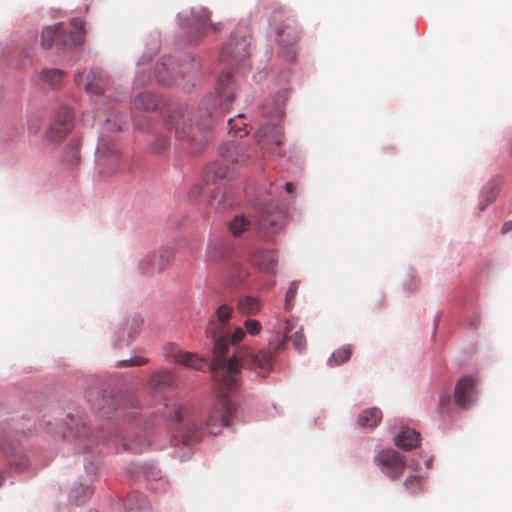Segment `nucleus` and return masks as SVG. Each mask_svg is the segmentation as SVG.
<instances>
[{
    "instance_id": "nucleus-1",
    "label": "nucleus",
    "mask_w": 512,
    "mask_h": 512,
    "mask_svg": "<svg viewBox=\"0 0 512 512\" xmlns=\"http://www.w3.org/2000/svg\"><path fill=\"white\" fill-rule=\"evenodd\" d=\"M244 364L236 355L230 357L222 369L214 371L217 374V382L220 389V397L208 411L204 423L198 426L191 417L184 416L178 408H174L170 414L177 421V437H181L183 444L191 440L197 441L206 430L211 435H217L223 427L229 426L236 412L235 404L227 397L228 393L237 387L241 368Z\"/></svg>"
},
{
    "instance_id": "nucleus-2",
    "label": "nucleus",
    "mask_w": 512,
    "mask_h": 512,
    "mask_svg": "<svg viewBox=\"0 0 512 512\" xmlns=\"http://www.w3.org/2000/svg\"><path fill=\"white\" fill-rule=\"evenodd\" d=\"M297 324L295 319H287L282 338H280L279 334H276L269 340L268 348L261 349L257 353H250L246 358L240 359V362L244 364V367L254 369L258 375L266 377L272 370L275 354L284 349L287 339L290 338L292 340L296 350L302 351L305 348L306 340L302 333V328L297 330L293 336L289 335L297 327Z\"/></svg>"
},
{
    "instance_id": "nucleus-3",
    "label": "nucleus",
    "mask_w": 512,
    "mask_h": 512,
    "mask_svg": "<svg viewBox=\"0 0 512 512\" xmlns=\"http://www.w3.org/2000/svg\"><path fill=\"white\" fill-rule=\"evenodd\" d=\"M232 311L231 306L227 304L220 305L215 312L214 318L211 319L209 327L206 329L207 335L211 337L213 341V359L210 364L213 371L222 369L228 362V360L225 359L228 349L227 333L225 329L231 319Z\"/></svg>"
},
{
    "instance_id": "nucleus-4",
    "label": "nucleus",
    "mask_w": 512,
    "mask_h": 512,
    "mask_svg": "<svg viewBox=\"0 0 512 512\" xmlns=\"http://www.w3.org/2000/svg\"><path fill=\"white\" fill-rule=\"evenodd\" d=\"M273 26L279 46L278 54L286 61H294L297 55V42L301 35L296 20L282 11H277L273 15Z\"/></svg>"
},
{
    "instance_id": "nucleus-5",
    "label": "nucleus",
    "mask_w": 512,
    "mask_h": 512,
    "mask_svg": "<svg viewBox=\"0 0 512 512\" xmlns=\"http://www.w3.org/2000/svg\"><path fill=\"white\" fill-rule=\"evenodd\" d=\"M83 31L81 27L74 31H66L61 23L53 26H47L41 34V45L43 48H50L54 43L62 48H70L81 44Z\"/></svg>"
},
{
    "instance_id": "nucleus-6",
    "label": "nucleus",
    "mask_w": 512,
    "mask_h": 512,
    "mask_svg": "<svg viewBox=\"0 0 512 512\" xmlns=\"http://www.w3.org/2000/svg\"><path fill=\"white\" fill-rule=\"evenodd\" d=\"M97 152L101 174H117L126 167V163L121 159L118 149L114 144H108L102 140L98 145Z\"/></svg>"
},
{
    "instance_id": "nucleus-7",
    "label": "nucleus",
    "mask_w": 512,
    "mask_h": 512,
    "mask_svg": "<svg viewBox=\"0 0 512 512\" xmlns=\"http://www.w3.org/2000/svg\"><path fill=\"white\" fill-rule=\"evenodd\" d=\"M250 36L236 32L231 35L229 41L222 46L220 61L226 62L230 59L235 61L242 60L250 55Z\"/></svg>"
},
{
    "instance_id": "nucleus-8",
    "label": "nucleus",
    "mask_w": 512,
    "mask_h": 512,
    "mask_svg": "<svg viewBox=\"0 0 512 512\" xmlns=\"http://www.w3.org/2000/svg\"><path fill=\"white\" fill-rule=\"evenodd\" d=\"M375 462L391 479L399 478L405 469V460L397 451L391 449L381 451L375 457Z\"/></svg>"
},
{
    "instance_id": "nucleus-9",
    "label": "nucleus",
    "mask_w": 512,
    "mask_h": 512,
    "mask_svg": "<svg viewBox=\"0 0 512 512\" xmlns=\"http://www.w3.org/2000/svg\"><path fill=\"white\" fill-rule=\"evenodd\" d=\"M73 120L72 110L67 107L61 108L48 132L49 139L54 142L62 141L72 130Z\"/></svg>"
},
{
    "instance_id": "nucleus-10",
    "label": "nucleus",
    "mask_w": 512,
    "mask_h": 512,
    "mask_svg": "<svg viewBox=\"0 0 512 512\" xmlns=\"http://www.w3.org/2000/svg\"><path fill=\"white\" fill-rule=\"evenodd\" d=\"M257 143L262 149L276 153L277 147L283 144V130L280 126L267 125L261 127L256 133Z\"/></svg>"
},
{
    "instance_id": "nucleus-11",
    "label": "nucleus",
    "mask_w": 512,
    "mask_h": 512,
    "mask_svg": "<svg viewBox=\"0 0 512 512\" xmlns=\"http://www.w3.org/2000/svg\"><path fill=\"white\" fill-rule=\"evenodd\" d=\"M75 83L88 94L99 96L104 93L106 80L99 71L91 69L87 73L76 74Z\"/></svg>"
},
{
    "instance_id": "nucleus-12",
    "label": "nucleus",
    "mask_w": 512,
    "mask_h": 512,
    "mask_svg": "<svg viewBox=\"0 0 512 512\" xmlns=\"http://www.w3.org/2000/svg\"><path fill=\"white\" fill-rule=\"evenodd\" d=\"M174 257V252L170 248H161L158 253L145 258L142 266L145 272L155 273L166 269Z\"/></svg>"
},
{
    "instance_id": "nucleus-13",
    "label": "nucleus",
    "mask_w": 512,
    "mask_h": 512,
    "mask_svg": "<svg viewBox=\"0 0 512 512\" xmlns=\"http://www.w3.org/2000/svg\"><path fill=\"white\" fill-rule=\"evenodd\" d=\"M169 357L171 360L175 361L176 363L181 364L187 368L194 369V370H203L204 367L210 366V364H211V362L209 364H207V362L204 358H200L194 353L177 350L175 348H173L170 351ZM209 368H211V367H209ZM210 370L215 374V377L217 378V374L212 369H210Z\"/></svg>"
},
{
    "instance_id": "nucleus-14",
    "label": "nucleus",
    "mask_w": 512,
    "mask_h": 512,
    "mask_svg": "<svg viewBox=\"0 0 512 512\" xmlns=\"http://www.w3.org/2000/svg\"><path fill=\"white\" fill-rule=\"evenodd\" d=\"M474 389L475 381L472 378H461L456 384L454 390L455 403L462 408L468 407L471 404Z\"/></svg>"
},
{
    "instance_id": "nucleus-15",
    "label": "nucleus",
    "mask_w": 512,
    "mask_h": 512,
    "mask_svg": "<svg viewBox=\"0 0 512 512\" xmlns=\"http://www.w3.org/2000/svg\"><path fill=\"white\" fill-rule=\"evenodd\" d=\"M285 219V214L282 210H280L275 205H269L262 214V217L259 221V228L262 230H266L269 232V229L272 231L283 225Z\"/></svg>"
},
{
    "instance_id": "nucleus-16",
    "label": "nucleus",
    "mask_w": 512,
    "mask_h": 512,
    "mask_svg": "<svg viewBox=\"0 0 512 512\" xmlns=\"http://www.w3.org/2000/svg\"><path fill=\"white\" fill-rule=\"evenodd\" d=\"M232 79V70L230 68H226L223 70L221 75L217 80L216 91L219 98L225 103H222L223 109L227 110L229 104H231L234 100V93L229 89V85Z\"/></svg>"
},
{
    "instance_id": "nucleus-17",
    "label": "nucleus",
    "mask_w": 512,
    "mask_h": 512,
    "mask_svg": "<svg viewBox=\"0 0 512 512\" xmlns=\"http://www.w3.org/2000/svg\"><path fill=\"white\" fill-rule=\"evenodd\" d=\"M419 441V433L409 428L403 429L395 438V444L404 450H411L417 447Z\"/></svg>"
},
{
    "instance_id": "nucleus-18",
    "label": "nucleus",
    "mask_w": 512,
    "mask_h": 512,
    "mask_svg": "<svg viewBox=\"0 0 512 512\" xmlns=\"http://www.w3.org/2000/svg\"><path fill=\"white\" fill-rule=\"evenodd\" d=\"M255 264L266 273H273L277 264V258L272 251L258 252L254 256Z\"/></svg>"
},
{
    "instance_id": "nucleus-19",
    "label": "nucleus",
    "mask_w": 512,
    "mask_h": 512,
    "mask_svg": "<svg viewBox=\"0 0 512 512\" xmlns=\"http://www.w3.org/2000/svg\"><path fill=\"white\" fill-rule=\"evenodd\" d=\"M237 308L243 315H256L260 312L262 304L259 299L253 296H245L238 301Z\"/></svg>"
},
{
    "instance_id": "nucleus-20",
    "label": "nucleus",
    "mask_w": 512,
    "mask_h": 512,
    "mask_svg": "<svg viewBox=\"0 0 512 512\" xmlns=\"http://www.w3.org/2000/svg\"><path fill=\"white\" fill-rule=\"evenodd\" d=\"M382 419V412L380 409L373 407L364 410L358 417V424L362 427L374 428Z\"/></svg>"
},
{
    "instance_id": "nucleus-21",
    "label": "nucleus",
    "mask_w": 512,
    "mask_h": 512,
    "mask_svg": "<svg viewBox=\"0 0 512 512\" xmlns=\"http://www.w3.org/2000/svg\"><path fill=\"white\" fill-rule=\"evenodd\" d=\"M67 417L69 418L70 422L67 424V428L61 431L62 437L64 439L71 440L81 438L82 436H86V426L84 424H80L72 416Z\"/></svg>"
},
{
    "instance_id": "nucleus-22",
    "label": "nucleus",
    "mask_w": 512,
    "mask_h": 512,
    "mask_svg": "<svg viewBox=\"0 0 512 512\" xmlns=\"http://www.w3.org/2000/svg\"><path fill=\"white\" fill-rule=\"evenodd\" d=\"M134 105L137 109L150 111L158 107V100L154 95L143 92L136 96Z\"/></svg>"
},
{
    "instance_id": "nucleus-23",
    "label": "nucleus",
    "mask_w": 512,
    "mask_h": 512,
    "mask_svg": "<svg viewBox=\"0 0 512 512\" xmlns=\"http://www.w3.org/2000/svg\"><path fill=\"white\" fill-rule=\"evenodd\" d=\"M175 381L174 374L166 370L157 371L150 379L153 387H171L174 385Z\"/></svg>"
},
{
    "instance_id": "nucleus-24",
    "label": "nucleus",
    "mask_w": 512,
    "mask_h": 512,
    "mask_svg": "<svg viewBox=\"0 0 512 512\" xmlns=\"http://www.w3.org/2000/svg\"><path fill=\"white\" fill-rule=\"evenodd\" d=\"M352 354V348L350 345H346L336 350L328 360V365L335 367L349 360Z\"/></svg>"
},
{
    "instance_id": "nucleus-25",
    "label": "nucleus",
    "mask_w": 512,
    "mask_h": 512,
    "mask_svg": "<svg viewBox=\"0 0 512 512\" xmlns=\"http://www.w3.org/2000/svg\"><path fill=\"white\" fill-rule=\"evenodd\" d=\"M243 118H244V115L243 114H239L236 118L234 119H229L228 120V126L230 127L229 129V133H233L235 137H243L245 135H247V131H246V124L245 122L243 121Z\"/></svg>"
},
{
    "instance_id": "nucleus-26",
    "label": "nucleus",
    "mask_w": 512,
    "mask_h": 512,
    "mask_svg": "<svg viewBox=\"0 0 512 512\" xmlns=\"http://www.w3.org/2000/svg\"><path fill=\"white\" fill-rule=\"evenodd\" d=\"M9 436V431L5 426H0V452H2L5 456L8 457V454H16L17 453V443L15 441L8 442L3 444L2 442L6 441Z\"/></svg>"
},
{
    "instance_id": "nucleus-27",
    "label": "nucleus",
    "mask_w": 512,
    "mask_h": 512,
    "mask_svg": "<svg viewBox=\"0 0 512 512\" xmlns=\"http://www.w3.org/2000/svg\"><path fill=\"white\" fill-rule=\"evenodd\" d=\"M63 73L57 69H46L41 74V79L51 87H56L61 83Z\"/></svg>"
},
{
    "instance_id": "nucleus-28",
    "label": "nucleus",
    "mask_w": 512,
    "mask_h": 512,
    "mask_svg": "<svg viewBox=\"0 0 512 512\" xmlns=\"http://www.w3.org/2000/svg\"><path fill=\"white\" fill-rule=\"evenodd\" d=\"M224 157L226 158L227 161L235 163H244L246 160L244 149L234 144L230 146V148L224 154Z\"/></svg>"
},
{
    "instance_id": "nucleus-29",
    "label": "nucleus",
    "mask_w": 512,
    "mask_h": 512,
    "mask_svg": "<svg viewBox=\"0 0 512 512\" xmlns=\"http://www.w3.org/2000/svg\"><path fill=\"white\" fill-rule=\"evenodd\" d=\"M91 490L89 487H83L82 485L74 488L71 491L70 498L77 504H83L87 501V499L91 495Z\"/></svg>"
},
{
    "instance_id": "nucleus-30",
    "label": "nucleus",
    "mask_w": 512,
    "mask_h": 512,
    "mask_svg": "<svg viewBox=\"0 0 512 512\" xmlns=\"http://www.w3.org/2000/svg\"><path fill=\"white\" fill-rule=\"evenodd\" d=\"M143 325V319L140 317H133L126 323L127 337L132 340L140 331Z\"/></svg>"
},
{
    "instance_id": "nucleus-31",
    "label": "nucleus",
    "mask_w": 512,
    "mask_h": 512,
    "mask_svg": "<svg viewBox=\"0 0 512 512\" xmlns=\"http://www.w3.org/2000/svg\"><path fill=\"white\" fill-rule=\"evenodd\" d=\"M249 222L243 216H236L230 223V231L234 236H238L242 231L247 229Z\"/></svg>"
},
{
    "instance_id": "nucleus-32",
    "label": "nucleus",
    "mask_w": 512,
    "mask_h": 512,
    "mask_svg": "<svg viewBox=\"0 0 512 512\" xmlns=\"http://www.w3.org/2000/svg\"><path fill=\"white\" fill-rule=\"evenodd\" d=\"M498 195V185L493 184L489 187V191L483 193V199L480 201V210H484L486 206L492 203Z\"/></svg>"
},
{
    "instance_id": "nucleus-33",
    "label": "nucleus",
    "mask_w": 512,
    "mask_h": 512,
    "mask_svg": "<svg viewBox=\"0 0 512 512\" xmlns=\"http://www.w3.org/2000/svg\"><path fill=\"white\" fill-rule=\"evenodd\" d=\"M404 486L411 490V492L416 493L422 490V478L419 476H410L404 482Z\"/></svg>"
},
{
    "instance_id": "nucleus-34",
    "label": "nucleus",
    "mask_w": 512,
    "mask_h": 512,
    "mask_svg": "<svg viewBox=\"0 0 512 512\" xmlns=\"http://www.w3.org/2000/svg\"><path fill=\"white\" fill-rule=\"evenodd\" d=\"M149 445V443L147 442L146 439H142V440H137V441H132L130 443H127V442H124L123 443V448L125 450H131L135 453H140L143 451V449L145 447H147Z\"/></svg>"
},
{
    "instance_id": "nucleus-35",
    "label": "nucleus",
    "mask_w": 512,
    "mask_h": 512,
    "mask_svg": "<svg viewBox=\"0 0 512 512\" xmlns=\"http://www.w3.org/2000/svg\"><path fill=\"white\" fill-rule=\"evenodd\" d=\"M245 331L250 335H257L261 331V323L255 319H247L244 323Z\"/></svg>"
},
{
    "instance_id": "nucleus-36",
    "label": "nucleus",
    "mask_w": 512,
    "mask_h": 512,
    "mask_svg": "<svg viewBox=\"0 0 512 512\" xmlns=\"http://www.w3.org/2000/svg\"><path fill=\"white\" fill-rule=\"evenodd\" d=\"M297 287L295 284H291L285 295V309L290 310L292 307V301L296 295Z\"/></svg>"
},
{
    "instance_id": "nucleus-37",
    "label": "nucleus",
    "mask_w": 512,
    "mask_h": 512,
    "mask_svg": "<svg viewBox=\"0 0 512 512\" xmlns=\"http://www.w3.org/2000/svg\"><path fill=\"white\" fill-rule=\"evenodd\" d=\"M246 335V331L241 328V327H237L234 332L232 333V335L230 336L229 340L227 339L228 342H230L231 344L235 345V344H238L239 342H241L243 340V338L245 337Z\"/></svg>"
},
{
    "instance_id": "nucleus-38",
    "label": "nucleus",
    "mask_w": 512,
    "mask_h": 512,
    "mask_svg": "<svg viewBox=\"0 0 512 512\" xmlns=\"http://www.w3.org/2000/svg\"><path fill=\"white\" fill-rule=\"evenodd\" d=\"M193 15L201 25H206L210 21V12L204 8L197 10Z\"/></svg>"
},
{
    "instance_id": "nucleus-39",
    "label": "nucleus",
    "mask_w": 512,
    "mask_h": 512,
    "mask_svg": "<svg viewBox=\"0 0 512 512\" xmlns=\"http://www.w3.org/2000/svg\"><path fill=\"white\" fill-rule=\"evenodd\" d=\"M450 405V396L447 393H442L439 397V411L445 412L446 407Z\"/></svg>"
},
{
    "instance_id": "nucleus-40",
    "label": "nucleus",
    "mask_w": 512,
    "mask_h": 512,
    "mask_svg": "<svg viewBox=\"0 0 512 512\" xmlns=\"http://www.w3.org/2000/svg\"><path fill=\"white\" fill-rule=\"evenodd\" d=\"M147 362H148V360L143 357H134V358H131V359L123 362V364L126 366H141V365L146 364Z\"/></svg>"
},
{
    "instance_id": "nucleus-41",
    "label": "nucleus",
    "mask_w": 512,
    "mask_h": 512,
    "mask_svg": "<svg viewBox=\"0 0 512 512\" xmlns=\"http://www.w3.org/2000/svg\"><path fill=\"white\" fill-rule=\"evenodd\" d=\"M137 403L138 401L134 397L130 396L128 399L123 401L121 405L123 406V408H126L127 406L136 408Z\"/></svg>"
},
{
    "instance_id": "nucleus-42",
    "label": "nucleus",
    "mask_w": 512,
    "mask_h": 512,
    "mask_svg": "<svg viewBox=\"0 0 512 512\" xmlns=\"http://www.w3.org/2000/svg\"><path fill=\"white\" fill-rule=\"evenodd\" d=\"M7 461L11 464V465H14L15 467L19 468V469H23L25 468L26 464H27V461L25 458H21V460L19 462L17 461H14L10 458H7Z\"/></svg>"
},
{
    "instance_id": "nucleus-43",
    "label": "nucleus",
    "mask_w": 512,
    "mask_h": 512,
    "mask_svg": "<svg viewBox=\"0 0 512 512\" xmlns=\"http://www.w3.org/2000/svg\"><path fill=\"white\" fill-rule=\"evenodd\" d=\"M247 276V273L245 272H239L237 275L232 276V281L234 283H240L245 280V277Z\"/></svg>"
},
{
    "instance_id": "nucleus-44",
    "label": "nucleus",
    "mask_w": 512,
    "mask_h": 512,
    "mask_svg": "<svg viewBox=\"0 0 512 512\" xmlns=\"http://www.w3.org/2000/svg\"><path fill=\"white\" fill-rule=\"evenodd\" d=\"M159 142H160L159 146L155 147V150L158 152L164 150L168 146V143H169L167 138H162Z\"/></svg>"
},
{
    "instance_id": "nucleus-45",
    "label": "nucleus",
    "mask_w": 512,
    "mask_h": 512,
    "mask_svg": "<svg viewBox=\"0 0 512 512\" xmlns=\"http://www.w3.org/2000/svg\"><path fill=\"white\" fill-rule=\"evenodd\" d=\"M510 231H512V221H507L503 224V226L501 228V233L506 234Z\"/></svg>"
},
{
    "instance_id": "nucleus-46",
    "label": "nucleus",
    "mask_w": 512,
    "mask_h": 512,
    "mask_svg": "<svg viewBox=\"0 0 512 512\" xmlns=\"http://www.w3.org/2000/svg\"><path fill=\"white\" fill-rule=\"evenodd\" d=\"M285 190H286V192L291 193L293 191V184L290 182H287L285 184Z\"/></svg>"
},
{
    "instance_id": "nucleus-47",
    "label": "nucleus",
    "mask_w": 512,
    "mask_h": 512,
    "mask_svg": "<svg viewBox=\"0 0 512 512\" xmlns=\"http://www.w3.org/2000/svg\"><path fill=\"white\" fill-rule=\"evenodd\" d=\"M97 407H98V409H100V410H104V411H106V410L108 411V410H109V408H110V407H106V405H105V404H101V403H98V404H97Z\"/></svg>"
},
{
    "instance_id": "nucleus-48",
    "label": "nucleus",
    "mask_w": 512,
    "mask_h": 512,
    "mask_svg": "<svg viewBox=\"0 0 512 512\" xmlns=\"http://www.w3.org/2000/svg\"><path fill=\"white\" fill-rule=\"evenodd\" d=\"M185 135H186L185 133L180 132L178 127L176 128V136L177 137L183 138V137H185Z\"/></svg>"
},
{
    "instance_id": "nucleus-49",
    "label": "nucleus",
    "mask_w": 512,
    "mask_h": 512,
    "mask_svg": "<svg viewBox=\"0 0 512 512\" xmlns=\"http://www.w3.org/2000/svg\"><path fill=\"white\" fill-rule=\"evenodd\" d=\"M212 28L215 32H217L219 30L218 26L217 25H212Z\"/></svg>"
}]
</instances>
